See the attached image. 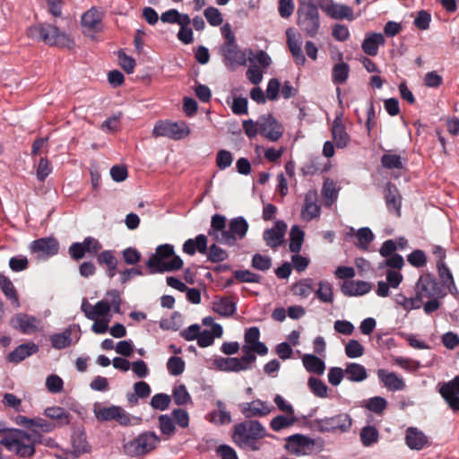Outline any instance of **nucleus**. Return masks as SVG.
Listing matches in <instances>:
<instances>
[{"label":"nucleus","mask_w":459,"mask_h":459,"mask_svg":"<svg viewBox=\"0 0 459 459\" xmlns=\"http://www.w3.org/2000/svg\"><path fill=\"white\" fill-rule=\"evenodd\" d=\"M258 126L259 134L271 142L278 141L284 132L282 125L271 114L260 116Z\"/></svg>","instance_id":"9b49d317"},{"label":"nucleus","mask_w":459,"mask_h":459,"mask_svg":"<svg viewBox=\"0 0 459 459\" xmlns=\"http://www.w3.org/2000/svg\"><path fill=\"white\" fill-rule=\"evenodd\" d=\"M316 193L308 192L305 195L304 206L301 211L302 218L311 221L320 215L321 207L316 204Z\"/></svg>","instance_id":"393cba45"},{"label":"nucleus","mask_w":459,"mask_h":459,"mask_svg":"<svg viewBox=\"0 0 459 459\" xmlns=\"http://www.w3.org/2000/svg\"><path fill=\"white\" fill-rule=\"evenodd\" d=\"M382 166L388 169H402L403 168V160L400 155L385 153L381 157Z\"/></svg>","instance_id":"de8ad7c7"},{"label":"nucleus","mask_w":459,"mask_h":459,"mask_svg":"<svg viewBox=\"0 0 459 459\" xmlns=\"http://www.w3.org/2000/svg\"><path fill=\"white\" fill-rule=\"evenodd\" d=\"M171 397L169 394L160 393L154 394L150 402V405L154 410L165 411L169 407Z\"/></svg>","instance_id":"603ef678"},{"label":"nucleus","mask_w":459,"mask_h":459,"mask_svg":"<svg viewBox=\"0 0 459 459\" xmlns=\"http://www.w3.org/2000/svg\"><path fill=\"white\" fill-rule=\"evenodd\" d=\"M152 134L156 137L164 136L173 140H181L190 134V129L184 121H159L154 126Z\"/></svg>","instance_id":"1a4fd4ad"},{"label":"nucleus","mask_w":459,"mask_h":459,"mask_svg":"<svg viewBox=\"0 0 459 459\" xmlns=\"http://www.w3.org/2000/svg\"><path fill=\"white\" fill-rule=\"evenodd\" d=\"M409 264L416 268L423 267L427 264V256L424 251L416 249L407 255Z\"/></svg>","instance_id":"bf43d9fd"},{"label":"nucleus","mask_w":459,"mask_h":459,"mask_svg":"<svg viewBox=\"0 0 459 459\" xmlns=\"http://www.w3.org/2000/svg\"><path fill=\"white\" fill-rule=\"evenodd\" d=\"M219 367L225 371L240 372L248 369V366L238 358H223L219 360Z\"/></svg>","instance_id":"e433bc0d"},{"label":"nucleus","mask_w":459,"mask_h":459,"mask_svg":"<svg viewBox=\"0 0 459 459\" xmlns=\"http://www.w3.org/2000/svg\"><path fill=\"white\" fill-rule=\"evenodd\" d=\"M405 443L412 450H421L428 445L429 438L417 428L410 427L405 431Z\"/></svg>","instance_id":"aec40b11"},{"label":"nucleus","mask_w":459,"mask_h":459,"mask_svg":"<svg viewBox=\"0 0 459 459\" xmlns=\"http://www.w3.org/2000/svg\"><path fill=\"white\" fill-rule=\"evenodd\" d=\"M385 200L388 211L396 216H401L402 196L394 185L389 184L385 189Z\"/></svg>","instance_id":"b1692460"},{"label":"nucleus","mask_w":459,"mask_h":459,"mask_svg":"<svg viewBox=\"0 0 459 459\" xmlns=\"http://www.w3.org/2000/svg\"><path fill=\"white\" fill-rule=\"evenodd\" d=\"M160 437L153 431H144L123 445L124 454L130 457H143L155 450Z\"/></svg>","instance_id":"39448f33"},{"label":"nucleus","mask_w":459,"mask_h":459,"mask_svg":"<svg viewBox=\"0 0 459 459\" xmlns=\"http://www.w3.org/2000/svg\"><path fill=\"white\" fill-rule=\"evenodd\" d=\"M304 231L298 226L294 225L290 232V251L292 253H299L302 247L304 241Z\"/></svg>","instance_id":"58836bf2"},{"label":"nucleus","mask_w":459,"mask_h":459,"mask_svg":"<svg viewBox=\"0 0 459 459\" xmlns=\"http://www.w3.org/2000/svg\"><path fill=\"white\" fill-rule=\"evenodd\" d=\"M371 289V284L365 281H346L341 287L342 292L348 297L365 295Z\"/></svg>","instance_id":"412c9836"},{"label":"nucleus","mask_w":459,"mask_h":459,"mask_svg":"<svg viewBox=\"0 0 459 459\" xmlns=\"http://www.w3.org/2000/svg\"><path fill=\"white\" fill-rule=\"evenodd\" d=\"M72 332L66 329L61 333H56L50 336V342L53 348L62 350L69 347L72 342L71 339Z\"/></svg>","instance_id":"37998d69"},{"label":"nucleus","mask_w":459,"mask_h":459,"mask_svg":"<svg viewBox=\"0 0 459 459\" xmlns=\"http://www.w3.org/2000/svg\"><path fill=\"white\" fill-rule=\"evenodd\" d=\"M365 407L377 414H382L387 407V402L381 396H374L367 401Z\"/></svg>","instance_id":"864d4df0"},{"label":"nucleus","mask_w":459,"mask_h":459,"mask_svg":"<svg viewBox=\"0 0 459 459\" xmlns=\"http://www.w3.org/2000/svg\"><path fill=\"white\" fill-rule=\"evenodd\" d=\"M359 437L362 445L368 447L378 442L379 432L376 427L368 425L361 429Z\"/></svg>","instance_id":"4c0bfd02"},{"label":"nucleus","mask_w":459,"mask_h":459,"mask_svg":"<svg viewBox=\"0 0 459 459\" xmlns=\"http://www.w3.org/2000/svg\"><path fill=\"white\" fill-rule=\"evenodd\" d=\"M345 373L351 382H361L368 377L365 367L359 363H348Z\"/></svg>","instance_id":"72a5a7b5"},{"label":"nucleus","mask_w":459,"mask_h":459,"mask_svg":"<svg viewBox=\"0 0 459 459\" xmlns=\"http://www.w3.org/2000/svg\"><path fill=\"white\" fill-rule=\"evenodd\" d=\"M274 407L265 402L256 399L241 404V412L246 418L264 417L271 413Z\"/></svg>","instance_id":"f3484780"},{"label":"nucleus","mask_w":459,"mask_h":459,"mask_svg":"<svg viewBox=\"0 0 459 459\" xmlns=\"http://www.w3.org/2000/svg\"><path fill=\"white\" fill-rule=\"evenodd\" d=\"M218 410L212 411L206 415V419L214 424L223 425L231 421V416L229 411H226L225 404L222 401L218 400L216 402Z\"/></svg>","instance_id":"c85d7f7f"},{"label":"nucleus","mask_w":459,"mask_h":459,"mask_svg":"<svg viewBox=\"0 0 459 459\" xmlns=\"http://www.w3.org/2000/svg\"><path fill=\"white\" fill-rule=\"evenodd\" d=\"M415 296L420 305L429 298H443L445 293L437 279L430 273H423L415 284Z\"/></svg>","instance_id":"6e6552de"},{"label":"nucleus","mask_w":459,"mask_h":459,"mask_svg":"<svg viewBox=\"0 0 459 459\" xmlns=\"http://www.w3.org/2000/svg\"><path fill=\"white\" fill-rule=\"evenodd\" d=\"M287 45L295 61V64L298 66L304 65L306 63V57L301 49V43L299 40L292 38L290 35L289 30H287Z\"/></svg>","instance_id":"7c9ffc66"},{"label":"nucleus","mask_w":459,"mask_h":459,"mask_svg":"<svg viewBox=\"0 0 459 459\" xmlns=\"http://www.w3.org/2000/svg\"><path fill=\"white\" fill-rule=\"evenodd\" d=\"M226 227V218L221 214H214L212 217L211 229L208 231L209 236L214 237L219 231Z\"/></svg>","instance_id":"680f3d73"},{"label":"nucleus","mask_w":459,"mask_h":459,"mask_svg":"<svg viewBox=\"0 0 459 459\" xmlns=\"http://www.w3.org/2000/svg\"><path fill=\"white\" fill-rule=\"evenodd\" d=\"M439 278L451 294L457 292L453 274L446 263L437 264Z\"/></svg>","instance_id":"c9c22d12"},{"label":"nucleus","mask_w":459,"mask_h":459,"mask_svg":"<svg viewBox=\"0 0 459 459\" xmlns=\"http://www.w3.org/2000/svg\"><path fill=\"white\" fill-rule=\"evenodd\" d=\"M158 422H159V429L161 432V434L171 437L176 432V427L173 422V419L167 415L162 414L158 417Z\"/></svg>","instance_id":"8fccbe9b"},{"label":"nucleus","mask_w":459,"mask_h":459,"mask_svg":"<svg viewBox=\"0 0 459 459\" xmlns=\"http://www.w3.org/2000/svg\"><path fill=\"white\" fill-rule=\"evenodd\" d=\"M234 277L239 282L260 283L262 276L249 270H237L233 273Z\"/></svg>","instance_id":"3c124183"},{"label":"nucleus","mask_w":459,"mask_h":459,"mask_svg":"<svg viewBox=\"0 0 459 459\" xmlns=\"http://www.w3.org/2000/svg\"><path fill=\"white\" fill-rule=\"evenodd\" d=\"M27 36L38 42H44L48 46L66 48L72 49L74 41L69 35L59 30V29L49 23H37L29 27L26 30Z\"/></svg>","instance_id":"7ed1b4c3"},{"label":"nucleus","mask_w":459,"mask_h":459,"mask_svg":"<svg viewBox=\"0 0 459 459\" xmlns=\"http://www.w3.org/2000/svg\"><path fill=\"white\" fill-rule=\"evenodd\" d=\"M251 265L253 268L265 272L272 266V259L268 255L255 254L252 257Z\"/></svg>","instance_id":"6e6d98bb"},{"label":"nucleus","mask_w":459,"mask_h":459,"mask_svg":"<svg viewBox=\"0 0 459 459\" xmlns=\"http://www.w3.org/2000/svg\"><path fill=\"white\" fill-rule=\"evenodd\" d=\"M9 267L13 272H22L29 267V260L24 255L13 256L9 260Z\"/></svg>","instance_id":"69168bd1"},{"label":"nucleus","mask_w":459,"mask_h":459,"mask_svg":"<svg viewBox=\"0 0 459 459\" xmlns=\"http://www.w3.org/2000/svg\"><path fill=\"white\" fill-rule=\"evenodd\" d=\"M230 230L235 237L242 238L248 230V223L243 217H237L230 221Z\"/></svg>","instance_id":"c03bdc74"},{"label":"nucleus","mask_w":459,"mask_h":459,"mask_svg":"<svg viewBox=\"0 0 459 459\" xmlns=\"http://www.w3.org/2000/svg\"><path fill=\"white\" fill-rule=\"evenodd\" d=\"M345 353L349 358H359L364 354V347L357 340H351L345 346Z\"/></svg>","instance_id":"e2e57ef3"},{"label":"nucleus","mask_w":459,"mask_h":459,"mask_svg":"<svg viewBox=\"0 0 459 459\" xmlns=\"http://www.w3.org/2000/svg\"><path fill=\"white\" fill-rule=\"evenodd\" d=\"M172 396L177 405H184L191 401V396L185 385H179L173 388Z\"/></svg>","instance_id":"5fc2aeb1"},{"label":"nucleus","mask_w":459,"mask_h":459,"mask_svg":"<svg viewBox=\"0 0 459 459\" xmlns=\"http://www.w3.org/2000/svg\"><path fill=\"white\" fill-rule=\"evenodd\" d=\"M205 255L207 256V260L212 263L223 262L229 257L228 252L218 247L216 244L211 245Z\"/></svg>","instance_id":"49530a36"},{"label":"nucleus","mask_w":459,"mask_h":459,"mask_svg":"<svg viewBox=\"0 0 459 459\" xmlns=\"http://www.w3.org/2000/svg\"><path fill=\"white\" fill-rule=\"evenodd\" d=\"M316 297L324 303L333 302V287L330 282L321 281L318 283V289L315 291Z\"/></svg>","instance_id":"79ce46f5"},{"label":"nucleus","mask_w":459,"mask_h":459,"mask_svg":"<svg viewBox=\"0 0 459 459\" xmlns=\"http://www.w3.org/2000/svg\"><path fill=\"white\" fill-rule=\"evenodd\" d=\"M10 325L20 333L29 335L39 333L43 329V325L39 318L25 313H18L14 315L10 320Z\"/></svg>","instance_id":"9d476101"},{"label":"nucleus","mask_w":459,"mask_h":459,"mask_svg":"<svg viewBox=\"0 0 459 459\" xmlns=\"http://www.w3.org/2000/svg\"><path fill=\"white\" fill-rule=\"evenodd\" d=\"M266 436L264 427L257 420H247L234 427L233 440L236 445L245 450L258 451L259 439Z\"/></svg>","instance_id":"20e7f679"},{"label":"nucleus","mask_w":459,"mask_h":459,"mask_svg":"<svg viewBox=\"0 0 459 459\" xmlns=\"http://www.w3.org/2000/svg\"><path fill=\"white\" fill-rule=\"evenodd\" d=\"M46 386L52 394H58L63 390L64 382L57 375H50L47 377Z\"/></svg>","instance_id":"774afa93"},{"label":"nucleus","mask_w":459,"mask_h":459,"mask_svg":"<svg viewBox=\"0 0 459 459\" xmlns=\"http://www.w3.org/2000/svg\"><path fill=\"white\" fill-rule=\"evenodd\" d=\"M352 419L350 414L342 412L332 417L316 419L313 421L314 427L321 433H346L352 426Z\"/></svg>","instance_id":"0eeeda50"},{"label":"nucleus","mask_w":459,"mask_h":459,"mask_svg":"<svg viewBox=\"0 0 459 459\" xmlns=\"http://www.w3.org/2000/svg\"><path fill=\"white\" fill-rule=\"evenodd\" d=\"M314 440L300 434H295L286 438L285 448L291 454L306 455L307 450L312 448Z\"/></svg>","instance_id":"2eb2a0df"},{"label":"nucleus","mask_w":459,"mask_h":459,"mask_svg":"<svg viewBox=\"0 0 459 459\" xmlns=\"http://www.w3.org/2000/svg\"><path fill=\"white\" fill-rule=\"evenodd\" d=\"M298 15V25L300 30L310 38L316 37L320 29L318 7L309 2L299 7Z\"/></svg>","instance_id":"423d86ee"},{"label":"nucleus","mask_w":459,"mask_h":459,"mask_svg":"<svg viewBox=\"0 0 459 459\" xmlns=\"http://www.w3.org/2000/svg\"><path fill=\"white\" fill-rule=\"evenodd\" d=\"M39 351V346L34 342H26L19 345L14 351L7 356L9 362L19 363Z\"/></svg>","instance_id":"a878e982"},{"label":"nucleus","mask_w":459,"mask_h":459,"mask_svg":"<svg viewBox=\"0 0 459 459\" xmlns=\"http://www.w3.org/2000/svg\"><path fill=\"white\" fill-rule=\"evenodd\" d=\"M307 385L316 396L320 398L327 396L328 387L322 380L310 377L307 381Z\"/></svg>","instance_id":"09e8293b"},{"label":"nucleus","mask_w":459,"mask_h":459,"mask_svg":"<svg viewBox=\"0 0 459 459\" xmlns=\"http://www.w3.org/2000/svg\"><path fill=\"white\" fill-rule=\"evenodd\" d=\"M236 304L229 298H222L213 302L214 312L223 316H230L236 312Z\"/></svg>","instance_id":"ea45409f"},{"label":"nucleus","mask_w":459,"mask_h":459,"mask_svg":"<svg viewBox=\"0 0 459 459\" xmlns=\"http://www.w3.org/2000/svg\"><path fill=\"white\" fill-rule=\"evenodd\" d=\"M319 7L328 17L333 20L351 22L355 19L354 11L351 6L336 3L333 0L321 1Z\"/></svg>","instance_id":"f8f14e48"},{"label":"nucleus","mask_w":459,"mask_h":459,"mask_svg":"<svg viewBox=\"0 0 459 459\" xmlns=\"http://www.w3.org/2000/svg\"><path fill=\"white\" fill-rule=\"evenodd\" d=\"M208 238L204 234H199L195 238H188L183 244V252L189 255H194L196 252H199L202 255L207 253L208 250Z\"/></svg>","instance_id":"5701e85b"},{"label":"nucleus","mask_w":459,"mask_h":459,"mask_svg":"<svg viewBox=\"0 0 459 459\" xmlns=\"http://www.w3.org/2000/svg\"><path fill=\"white\" fill-rule=\"evenodd\" d=\"M350 66L347 63L341 62L333 65L332 70V81L335 84H342L348 79Z\"/></svg>","instance_id":"a19ab883"},{"label":"nucleus","mask_w":459,"mask_h":459,"mask_svg":"<svg viewBox=\"0 0 459 459\" xmlns=\"http://www.w3.org/2000/svg\"><path fill=\"white\" fill-rule=\"evenodd\" d=\"M183 264V260L175 255L174 247L170 244L158 246L155 253L146 261L149 274L178 271Z\"/></svg>","instance_id":"f03ea898"},{"label":"nucleus","mask_w":459,"mask_h":459,"mask_svg":"<svg viewBox=\"0 0 459 459\" xmlns=\"http://www.w3.org/2000/svg\"><path fill=\"white\" fill-rule=\"evenodd\" d=\"M102 13L97 8H91L82 16V25L87 32H100L101 30Z\"/></svg>","instance_id":"6ab92c4d"},{"label":"nucleus","mask_w":459,"mask_h":459,"mask_svg":"<svg viewBox=\"0 0 459 459\" xmlns=\"http://www.w3.org/2000/svg\"><path fill=\"white\" fill-rule=\"evenodd\" d=\"M332 36L335 40L344 42L349 39L351 34L346 25L336 23L333 26Z\"/></svg>","instance_id":"338daca9"},{"label":"nucleus","mask_w":459,"mask_h":459,"mask_svg":"<svg viewBox=\"0 0 459 459\" xmlns=\"http://www.w3.org/2000/svg\"><path fill=\"white\" fill-rule=\"evenodd\" d=\"M208 238L204 234H199L195 238H188L183 244V252L189 255H194L196 252H199L202 255L207 253L208 250Z\"/></svg>","instance_id":"4be33fe9"},{"label":"nucleus","mask_w":459,"mask_h":459,"mask_svg":"<svg viewBox=\"0 0 459 459\" xmlns=\"http://www.w3.org/2000/svg\"><path fill=\"white\" fill-rule=\"evenodd\" d=\"M48 418L56 420L60 426L67 425L70 422L71 415L64 408L59 406L48 407L45 410Z\"/></svg>","instance_id":"473e14b6"},{"label":"nucleus","mask_w":459,"mask_h":459,"mask_svg":"<svg viewBox=\"0 0 459 459\" xmlns=\"http://www.w3.org/2000/svg\"><path fill=\"white\" fill-rule=\"evenodd\" d=\"M332 137L337 148L342 149L348 145L350 136L346 132L341 117H336L332 126Z\"/></svg>","instance_id":"bb28decb"},{"label":"nucleus","mask_w":459,"mask_h":459,"mask_svg":"<svg viewBox=\"0 0 459 459\" xmlns=\"http://www.w3.org/2000/svg\"><path fill=\"white\" fill-rule=\"evenodd\" d=\"M377 377L384 386L392 392L401 391L405 388L403 379L394 372H388L384 368L377 370Z\"/></svg>","instance_id":"a211bd4d"},{"label":"nucleus","mask_w":459,"mask_h":459,"mask_svg":"<svg viewBox=\"0 0 459 459\" xmlns=\"http://www.w3.org/2000/svg\"><path fill=\"white\" fill-rule=\"evenodd\" d=\"M30 249L38 258L48 259L58 253L59 242L53 237L41 238L32 241Z\"/></svg>","instance_id":"4468645a"},{"label":"nucleus","mask_w":459,"mask_h":459,"mask_svg":"<svg viewBox=\"0 0 459 459\" xmlns=\"http://www.w3.org/2000/svg\"><path fill=\"white\" fill-rule=\"evenodd\" d=\"M55 425L42 418L31 419L30 432L19 429H4L0 430V444L10 453L19 458H29L36 452V444H40L42 432H50Z\"/></svg>","instance_id":"f257e3e1"},{"label":"nucleus","mask_w":459,"mask_h":459,"mask_svg":"<svg viewBox=\"0 0 459 459\" xmlns=\"http://www.w3.org/2000/svg\"><path fill=\"white\" fill-rule=\"evenodd\" d=\"M204 17L212 26H219L222 23L223 19L221 12L215 7H208L204 12Z\"/></svg>","instance_id":"052dcab7"},{"label":"nucleus","mask_w":459,"mask_h":459,"mask_svg":"<svg viewBox=\"0 0 459 459\" xmlns=\"http://www.w3.org/2000/svg\"><path fill=\"white\" fill-rule=\"evenodd\" d=\"M385 38L381 33H368L364 39L361 48L365 54L375 56L378 53V48L385 44Z\"/></svg>","instance_id":"cd10ccee"},{"label":"nucleus","mask_w":459,"mask_h":459,"mask_svg":"<svg viewBox=\"0 0 459 459\" xmlns=\"http://www.w3.org/2000/svg\"><path fill=\"white\" fill-rule=\"evenodd\" d=\"M295 422L296 418L294 415H278L271 420L270 427L273 430L278 432L283 429L292 426Z\"/></svg>","instance_id":"a18cd8bd"},{"label":"nucleus","mask_w":459,"mask_h":459,"mask_svg":"<svg viewBox=\"0 0 459 459\" xmlns=\"http://www.w3.org/2000/svg\"><path fill=\"white\" fill-rule=\"evenodd\" d=\"M122 257L126 264L134 265L141 261L142 255L134 247H127L122 251Z\"/></svg>","instance_id":"0e129e2a"},{"label":"nucleus","mask_w":459,"mask_h":459,"mask_svg":"<svg viewBox=\"0 0 459 459\" xmlns=\"http://www.w3.org/2000/svg\"><path fill=\"white\" fill-rule=\"evenodd\" d=\"M167 368L170 375L179 376L185 370V361L178 356H172L167 362Z\"/></svg>","instance_id":"4d7b16f0"},{"label":"nucleus","mask_w":459,"mask_h":459,"mask_svg":"<svg viewBox=\"0 0 459 459\" xmlns=\"http://www.w3.org/2000/svg\"><path fill=\"white\" fill-rule=\"evenodd\" d=\"M82 244L85 252L91 256L98 255V254H100L99 252L102 248L100 242L92 237H86Z\"/></svg>","instance_id":"13d9d810"},{"label":"nucleus","mask_w":459,"mask_h":459,"mask_svg":"<svg viewBox=\"0 0 459 459\" xmlns=\"http://www.w3.org/2000/svg\"><path fill=\"white\" fill-rule=\"evenodd\" d=\"M287 230V224L282 221H277L271 229L264 231L263 237L268 247L277 248L283 243Z\"/></svg>","instance_id":"dca6fc26"},{"label":"nucleus","mask_w":459,"mask_h":459,"mask_svg":"<svg viewBox=\"0 0 459 459\" xmlns=\"http://www.w3.org/2000/svg\"><path fill=\"white\" fill-rule=\"evenodd\" d=\"M0 288L4 296L12 302V304L18 307L20 306V302L16 289L13 286L12 281L2 273H0Z\"/></svg>","instance_id":"c756f323"},{"label":"nucleus","mask_w":459,"mask_h":459,"mask_svg":"<svg viewBox=\"0 0 459 459\" xmlns=\"http://www.w3.org/2000/svg\"><path fill=\"white\" fill-rule=\"evenodd\" d=\"M291 290L294 295L303 299L307 298L314 290V281L311 278H305L294 283Z\"/></svg>","instance_id":"f704fd0d"},{"label":"nucleus","mask_w":459,"mask_h":459,"mask_svg":"<svg viewBox=\"0 0 459 459\" xmlns=\"http://www.w3.org/2000/svg\"><path fill=\"white\" fill-rule=\"evenodd\" d=\"M303 365L309 373L317 375L324 374L325 369V362L316 355L306 354L303 359Z\"/></svg>","instance_id":"2f4dec72"},{"label":"nucleus","mask_w":459,"mask_h":459,"mask_svg":"<svg viewBox=\"0 0 459 459\" xmlns=\"http://www.w3.org/2000/svg\"><path fill=\"white\" fill-rule=\"evenodd\" d=\"M94 413L100 421L116 420L121 426L131 425V415L119 406L95 409Z\"/></svg>","instance_id":"ddd939ff"}]
</instances>
